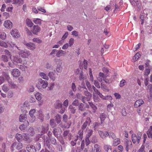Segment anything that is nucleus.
Segmentation results:
<instances>
[{"label": "nucleus", "mask_w": 152, "mask_h": 152, "mask_svg": "<svg viewBox=\"0 0 152 152\" xmlns=\"http://www.w3.org/2000/svg\"><path fill=\"white\" fill-rule=\"evenodd\" d=\"M48 83L47 81L40 78L38 79L36 86L39 89H45L48 87Z\"/></svg>", "instance_id": "f257e3e1"}, {"label": "nucleus", "mask_w": 152, "mask_h": 152, "mask_svg": "<svg viewBox=\"0 0 152 152\" xmlns=\"http://www.w3.org/2000/svg\"><path fill=\"white\" fill-rule=\"evenodd\" d=\"M18 54L20 56L23 58H27L31 54L30 52L26 49L19 50Z\"/></svg>", "instance_id": "f03ea898"}, {"label": "nucleus", "mask_w": 152, "mask_h": 152, "mask_svg": "<svg viewBox=\"0 0 152 152\" xmlns=\"http://www.w3.org/2000/svg\"><path fill=\"white\" fill-rule=\"evenodd\" d=\"M10 33L13 37L16 38H19L20 36V33L19 32L18 30L16 29H12L10 31Z\"/></svg>", "instance_id": "7ed1b4c3"}, {"label": "nucleus", "mask_w": 152, "mask_h": 152, "mask_svg": "<svg viewBox=\"0 0 152 152\" xmlns=\"http://www.w3.org/2000/svg\"><path fill=\"white\" fill-rule=\"evenodd\" d=\"M41 30L40 28L37 25H34L31 30L32 33L35 35H37L38 32Z\"/></svg>", "instance_id": "20e7f679"}, {"label": "nucleus", "mask_w": 152, "mask_h": 152, "mask_svg": "<svg viewBox=\"0 0 152 152\" xmlns=\"http://www.w3.org/2000/svg\"><path fill=\"white\" fill-rule=\"evenodd\" d=\"M132 140L133 142L134 143L137 140V143L138 144L140 142L141 137L140 136H137L135 134H133L132 135Z\"/></svg>", "instance_id": "39448f33"}, {"label": "nucleus", "mask_w": 152, "mask_h": 152, "mask_svg": "<svg viewBox=\"0 0 152 152\" xmlns=\"http://www.w3.org/2000/svg\"><path fill=\"white\" fill-rule=\"evenodd\" d=\"M11 74L13 77H17L20 75V72L17 69H14L11 71Z\"/></svg>", "instance_id": "423d86ee"}, {"label": "nucleus", "mask_w": 152, "mask_h": 152, "mask_svg": "<svg viewBox=\"0 0 152 152\" xmlns=\"http://www.w3.org/2000/svg\"><path fill=\"white\" fill-rule=\"evenodd\" d=\"M4 25L7 28H11L12 27V23L10 20H8L4 22Z\"/></svg>", "instance_id": "0eeeda50"}, {"label": "nucleus", "mask_w": 152, "mask_h": 152, "mask_svg": "<svg viewBox=\"0 0 152 152\" xmlns=\"http://www.w3.org/2000/svg\"><path fill=\"white\" fill-rule=\"evenodd\" d=\"M22 60L21 58L18 56H15L13 57L12 60L13 63L14 64H16L18 63H21Z\"/></svg>", "instance_id": "6e6552de"}, {"label": "nucleus", "mask_w": 152, "mask_h": 152, "mask_svg": "<svg viewBox=\"0 0 152 152\" xmlns=\"http://www.w3.org/2000/svg\"><path fill=\"white\" fill-rule=\"evenodd\" d=\"M91 122L90 118H86V121L83 124L82 126L81 129L82 130L85 129L87 126L89 125Z\"/></svg>", "instance_id": "1a4fd4ad"}, {"label": "nucleus", "mask_w": 152, "mask_h": 152, "mask_svg": "<svg viewBox=\"0 0 152 152\" xmlns=\"http://www.w3.org/2000/svg\"><path fill=\"white\" fill-rule=\"evenodd\" d=\"M144 103V101L141 99H139L137 100L134 104V107L135 108H137L140 106Z\"/></svg>", "instance_id": "9d476101"}, {"label": "nucleus", "mask_w": 152, "mask_h": 152, "mask_svg": "<svg viewBox=\"0 0 152 152\" xmlns=\"http://www.w3.org/2000/svg\"><path fill=\"white\" fill-rule=\"evenodd\" d=\"M25 45L27 47L28 49L31 50H34L36 48V46L32 42L26 43Z\"/></svg>", "instance_id": "9b49d317"}, {"label": "nucleus", "mask_w": 152, "mask_h": 152, "mask_svg": "<svg viewBox=\"0 0 152 152\" xmlns=\"http://www.w3.org/2000/svg\"><path fill=\"white\" fill-rule=\"evenodd\" d=\"M106 115L104 113H102L101 115L100 119L101 120V123H98L96 122V126H97L101 125L102 126L101 124L102 123V121H104L106 117Z\"/></svg>", "instance_id": "f8f14e48"}, {"label": "nucleus", "mask_w": 152, "mask_h": 152, "mask_svg": "<svg viewBox=\"0 0 152 152\" xmlns=\"http://www.w3.org/2000/svg\"><path fill=\"white\" fill-rule=\"evenodd\" d=\"M66 54V52L63 50H61L57 51L56 54V56L58 57H60L61 56H64Z\"/></svg>", "instance_id": "ddd939ff"}, {"label": "nucleus", "mask_w": 152, "mask_h": 152, "mask_svg": "<svg viewBox=\"0 0 152 152\" xmlns=\"http://www.w3.org/2000/svg\"><path fill=\"white\" fill-rule=\"evenodd\" d=\"M6 75L7 76L6 78L8 80L10 86L12 88H15L16 86L14 83L11 80L9 76L7 74Z\"/></svg>", "instance_id": "4468645a"}, {"label": "nucleus", "mask_w": 152, "mask_h": 152, "mask_svg": "<svg viewBox=\"0 0 152 152\" xmlns=\"http://www.w3.org/2000/svg\"><path fill=\"white\" fill-rule=\"evenodd\" d=\"M26 149L28 152H34L35 151L34 146L31 145H28L26 147Z\"/></svg>", "instance_id": "2eb2a0df"}, {"label": "nucleus", "mask_w": 152, "mask_h": 152, "mask_svg": "<svg viewBox=\"0 0 152 152\" xmlns=\"http://www.w3.org/2000/svg\"><path fill=\"white\" fill-rule=\"evenodd\" d=\"M48 124H45L44 126H42L41 127V133L42 134H44L46 133L48 129Z\"/></svg>", "instance_id": "dca6fc26"}, {"label": "nucleus", "mask_w": 152, "mask_h": 152, "mask_svg": "<svg viewBox=\"0 0 152 152\" xmlns=\"http://www.w3.org/2000/svg\"><path fill=\"white\" fill-rule=\"evenodd\" d=\"M63 135V137L64 138H66L67 137H68L69 139L70 140L71 134V133H70V132L69 130H66L64 132Z\"/></svg>", "instance_id": "f3484780"}, {"label": "nucleus", "mask_w": 152, "mask_h": 152, "mask_svg": "<svg viewBox=\"0 0 152 152\" xmlns=\"http://www.w3.org/2000/svg\"><path fill=\"white\" fill-rule=\"evenodd\" d=\"M125 145L126 146V150L128 151L129 149L131 148L132 147V142L130 141H128L125 143Z\"/></svg>", "instance_id": "a211bd4d"}, {"label": "nucleus", "mask_w": 152, "mask_h": 152, "mask_svg": "<svg viewBox=\"0 0 152 152\" xmlns=\"http://www.w3.org/2000/svg\"><path fill=\"white\" fill-rule=\"evenodd\" d=\"M23 0H12V3L14 4H18L19 5H21L23 3Z\"/></svg>", "instance_id": "6ab92c4d"}, {"label": "nucleus", "mask_w": 152, "mask_h": 152, "mask_svg": "<svg viewBox=\"0 0 152 152\" xmlns=\"http://www.w3.org/2000/svg\"><path fill=\"white\" fill-rule=\"evenodd\" d=\"M48 76L50 79L53 81H54L56 77L55 74L52 72H50L49 73Z\"/></svg>", "instance_id": "aec40b11"}, {"label": "nucleus", "mask_w": 152, "mask_h": 152, "mask_svg": "<svg viewBox=\"0 0 152 152\" xmlns=\"http://www.w3.org/2000/svg\"><path fill=\"white\" fill-rule=\"evenodd\" d=\"M99 132L100 136L103 138L104 137H107L109 135L108 133L106 131L104 132H103L102 131H100Z\"/></svg>", "instance_id": "412c9836"}, {"label": "nucleus", "mask_w": 152, "mask_h": 152, "mask_svg": "<svg viewBox=\"0 0 152 152\" xmlns=\"http://www.w3.org/2000/svg\"><path fill=\"white\" fill-rule=\"evenodd\" d=\"M26 23L27 25L30 27H31L34 24L31 20L28 18L26 20Z\"/></svg>", "instance_id": "4be33fe9"}, {"label": "nucleus", "mask_w": 152, "mask_h": 152, "mask_svg": "<svg viewBox=\"0 0 152 152\" xmlns=\"http://www.w3.org/2000/svg\"><path fill=\"white\" fill-rule=\"evenodd\" d=\"M23 136V134L22 135L17 133L16 136V138L18 142H20L22 140V138Z\"/></svg>", "instance_id": "5701e85b"}, {"label": "nucleus", "mask_w": 152, "mask_h": 152, "mask_svg": "<svg viewBox=\"0 0 152 152\" xmlns=\"http://www.w3.org/2000/svg\"><path fill=\"white\" fill-rule=\"evenodd\" d=\"M55 106L56 108L59 109L62 108V105L61 102L59 100L57 101L55 104Z\"/></svg>", "instance_id": "b1692460"}, {"label": "nucleus", "mask_w": 152, "mask_h": 152, "mask_svg": "<svg viewBox=\"0 0 152 152\" xmlns=\"http://www.w3.org/2000/svg\"><path fill=\"white\" fill-rule=\"evenodd\" d=\"M39 75L43 79L48 80L49 79L48 76L44 72L40 73Z\"/></svg>", "instance_id": "393cba45"}, {"label": "nucleus", "mask_w": 152, "mask_h": 152, "mask_svg": "<svg viewBox=\"0 0 152 152\" xmlns=\"http://www.w3.org/2000/svg\"><path fill=\"white\" fill-rule=\"evenodd\" d=\"M140 55L139 52L137 53L133 58V60L134 61H135L140 58Z\"/></svg>", "instance_id": "a878e982"}, {"label": "nucleus", "mask_w": 152, "mask_h": 152, "mask_svg": "<svg viewBox=\"0 0 152 152\" xmlns=\"http://www.w3.org/2000/svg\"><path fill=\"white\" fill-rule=\"evenodd\" d=\"M78 106V109L79 110L82 111L85 110V107H84V104L82 103H80Z\"/></svg>", "instance_id": "bb28decb"}, {"label": "nucleus", "mask_w": 152, "mask_h": 152, "mask_svg": "<svg viewBox=\"0 0 152 152\" xmlns=\"http://www.w3.org/2000/svg\"><path fill=\"white\" fill-rule=\"evenodd\" d=\"M1 59L4 62H7L8 61L9 58L5 55H2L1 57Z\"/></svg>", "instance_id": "cd10ccee"}, {"label": "nucleus", "mask_w": 152, "mask_h": 152, "mask_svg": "<svg viewBox=\"0 0 152 152\" xmlns=\"http://www.w3.org/2000/svg\"><path fill=\"white\" fill-rule=\"evenodd\" d=\"M0 46L5 48H7L8 47L7 43L2 40H0Z\"/></svg>", "instance_id": "c85d7f7f"}, {"label": "nucleus", "mask_w": 152, "mask_h": 152, "mask_svg": "<svg viewBox=\"0 0 152 152\" xmlns=\"http://www.w3.org/2000/svg\"><path fill=\"white\" fill-rule=\"evenodd\" d=\"M42 96V94L39 92H37L35 94V98L38 101L40 100L41 99Z\"/></svg>", "instance_id": "c756f323"}, {"label": "nucleus", "mask_w": 152, "mask_h": 152, "mask_svg": "<svg viewBox=\"0 0 152 152\" xmlns=\"http://www.w3.org/2000/svg\"><path fill=\"white\" fill-rule=\"evenodd\" d=\"M42 20L39 18H34L33 20L34 22L36 24L41 25Z\"/></svg>", "instance_id": "7c9ffc66"}, {"label": "nucleus", "mask_w": 152, "mask_h": 152, "mask_svg": "<svg viewBox=\"0 0 152 152\" xmlns=\"http://www.w3.org/2000/svg\"><path fill=\"white\" fill-rule=\"evenodd\" d=\"M56 120L58 124H59L60 123L61 121V116H60L59 115H57L55 116Z\"/></svg>", "instance_id": "2f4dec72"}, {"label": "nucleus", "mask_w": 152, "mask_h": 152, "mask_svg": "<svg viewBox=\"0 0 152 152\" xmlns=\"http://www.w3.org/2000/svg\"><path fill=\"white\" fill-rule=\"evenodd\" d=\"M29 137L28 134H26L24 133L23 134V136L22 138V140H23L25 141H27L29 140Z\"/></svg>", "instance_id": "473e14b6"}, {"label": "nucleus", "mask_w": 152, "mask_h": 152, "mask_svg": "<svg viewBox=\"0 0 152 152\" xmlns=\"http://www.w3.org/2000/svg\"><path fill=\"white\" fill-rule=\"evenodd\" d=\"M28 134L31 136H33L35 134L34 129L33 128H30L28 129Z\"/></svg>", "instance_id": "72a5a7b5"}, {"label": "nucleus", "mask_w": 152, "mask_h": 152, "mask_svg": "<svg viewBox=\"0 0 152 152\" xmlns=\"http://www.w3.org/2000/svg\"><path fill=\"white\" fill-rule=\"evenodd\" d=\"M27 122L28 124L27 125H26V126L24 124L21 125L19 127V129L20 130L23 131L25 130L26 126H28L29 124L28 122V121H27Z\"/></svg>", "instance_id": "f704fd0d"}, {"label": "nucleus", "mask_w": 152, "mask_h": 152, "mask_svg": "<svg viewBox=\"0 0 152 152\" xmlns=\"http://www.w3.org/2000/svg\"><path fill=\"white\" fill-rule=\"evenodd\" d=\"M83 63V66L81 68V66H80V68L81 69H83V67L84 69H86L87 68V65L88 64V61L86 60H84Z\"/></svg>", "instance_id": "c9c22d12"}, {"label": "nucleus", "mask_w": 152, "mask_h": 152, "mask_svg": "<svg viewBox=\"0 0 152 152\" xmlns=\"http://www.w3.org/2000/svg\"><path fill=\"white\" fill-rule=\"evenodd\" d=\"M26 115L24 114H22L20 115L19 118V121L20 122H24V121L25 120L26 118Z\"/></svg>", "instance_id": "e433bc0d"}, {"label": "nucleus", "mask_w": 152, "mask_h": 152, "mask_svg": "<svg viewBox=\"0 0 152 152\" xmlns=\"http://www.w3.org/2000/svg\"><path fill=\"white\" fill-rule=\"evenodd\" d=\"M96 93L99 95L100 97L103 99H107V97L104 96L99 92L98 91V90L97 89H96Z\"/></svg>", "instance_id": "4c0bfd02"}, {"label": "nucleus", "mask_w": 152, "mask_h": 152, "mask_svg": "<svg viewBox=\"0 0 152 152\" xmlns=\"http://www.w3.org/2000/svg\"><path fill=\"white\" fill-rule=\"evenodd\" d=\"M62 69L61 65L60 64H58L57 65L56 68V70L58 72H61Z\"/></svg>", "instance_id": "58836bf2"}, {"label": "nucleus", "mask_w": 152, "mask_h": 152, "mask_svg": "<svg viewBox=\"0 0 152 152\" xmlns=\"http://www.w3.org/2000/svg\"><path fill=\"white\" fill-rule=\"evenodd\" d=\"M120 143L119 140L118 138L115 139L113 141V145L114 146H116Z\"/></svg>", "instance_id": "ea45409f"}, {"label": "nucleus", "mask_w": 152, "mask_h": 152, "mask_svg": "<svg viewBox=\"0 0 152 152\" xmlns=\"http://www.w3.org/2000/svg\"><path fill=\"white\" fill-rule=\"evenodd\" d=\"M69 109L70 110L71 112L74 114L76 112V108L75 107H73L72 106H70L69 107Z\"/></svg>", "instance_id": "a19ab883"}, {"label": "nucleus", "mask_w": 152, "mask_h": 152, "mask_svg": "<svg viewBox=\"0 0 152 152\" xmlns=\"http://www.w3.org/2000/svg\"><path fill=\"white\" fill-rule=\"evenodd\" d=\"M83 130H79L78 133V134L79 136V139H80L81 140L83 138Z\"/></svg>", "instance_id": "79ce46f5"}, {"label": "nucleus", "mask_w": 152, "mask_h": 152, "mask_svg": "<svg viewBox=\"0 0 152 152\" xmlns=\"http://www.w3.org/2000/svg\"><path fill=\"white\" fill-rule=\"evenodd\" d=\"M55 85V84L54 83H50L49 85V86L48 87V90H52Z\"/></svg>", "instance_id": "37998d69"}, {"label": "nucleus", "mask_w": 152, "mask_h": 152, "mask_svg": "<svg viewBox=\"0 0 152 152\" xmlns=\"http://www.w3.org/2000/svg\"><path fill=\"white\" fill-rule=\"evenodd\" d=\"M58 129L54 128L53 130V133L54 135L56 136L57 137L58 135V132L59 131Z\"/></svg>", "instance_id": "c03bdc74"}, {"label": "nucleus", "mask_w": 152, "mask_h": 152, "mask_svg": "<svg viewBox=\"0 0 152 152\" xmlns=\"http://www.w3.org/2000/svg\"><path fill=\"white\" fill-rule=\"evenodd\" d=\"M36 110L34 109L31 110L29 112V114L30 116H34V113H35Z\"/></svg>", "instance_id": "a18cd8bd"}, {"label": "nucleus", "mask_w": 152, "mask_h": 152, "mask_svg": "<svg viewBox=\"0 0 152 152\" xmlns=\"http://www.w3.org/2000/svg\"><path fill=\"white\" fill-rule=\"evenodd\" d=\"M84 94L86 96H87L88 97V98H89V99H90L91 97V95L90 94V93H89V92H88V91H86L84 92Z\"/></svg>", "instance_id": "49530a36"}, {"label": "nucleus", "mask_w": 152, "mask_h": 152, "mask_svg": "<svg viewBox=\"0 0 152 152\" xmlns=\"http://www.w3.org/2000/svg\"><path fill=\"white\" fill-rule=\"evenodd\" d=\"M93 131L92 130L89 129L88 131L87 134L86 135V137L89 138L92 134Z\"/></svg>", "instance_id": "de8ad7c7"}, {"label": "nucleus", "mask_w": 152, "mask_h": 152, "mask_svg": "<svg viewBox=\"0 0 152 152\" xmlns=\"http://www.w3.org/2000/svg\"><path fill=\"white\" fill-rule=\"evenodd\" d=\"M2 89L3 91L5 92H7L9 90L8 88L6 85H3Z\"/></svg>", "instance_id": "09e8293b"}, {"label": "nucleus", "mask_w": 152, "mask_h": 152, "mask_svg": "<svg viewBox=\"0 0 152 152\" xmlns=\"http://www.w3.org/2000/svg\"><path fill=\"white\" fill-rule=\"evenodd\" d=\"M33 41L34 42H36L38 43L42 42V40L38 38H34L33 39Z\"/></svg>", "instance_id": "8fccbe9b"}, {"label": "nucleus", "mask_w": 152, "mask_h": 152, "mask_svg": "<svg viewBox=\"0 0 152 152\" xmlns=\"http://www.w3.org/2000/svg\"><path fill=\"white\" fill-rule=\"evenodd\" d=\"M0 37L2 39H6V34L4 32L2 33L0 35Z\"/></svg>", "instance_id": "3c124183"}, {"label": "nucleus", "mask_w": 152, "mask_h": 152, "mask_svg": "<svg viewBox=\"0 0 152 152\" xmlns=\"http://www.w3.org/2000/svg\"><path fill=\"white\" fill-rule=\"evenodd\" d=\"M90 100L89 98H88L85 96L83 97L82 99V101L83 103H85L86 101H89Z\"/></svg>", "instance_id": "603ef678"}, {"label": "nucleus", "mask_w": 152, "mask_h": 152, "mask_svg": "<svg viewBox=\"0 0 152 152\" xmlns=\"http://www.w3.org/2000/svg\"><path fill=\"white\" fill-rule=\"evenodd\" d=\"M23 146V145L21 143H19L16 146V149L18 150H20L22 148Z\"/></svg>", "instance_id": "864d4df0"}, {"label": "nucleus", "mask_w": 152, "mask_h": 152, "mask_svg": "<svg viewBox=\"0 0 152 152\" xmlns=\"http://www.w3.org/2000/svg\"><path fill=\"white\" fill-rule=\"evenodd\" d=\"M50 125L53 128L56 126V124L54 123V120L53 119H51L50 121Z\"/></svg>", "instance_id": "5fc2aeb1"}, {"label": "nucleus", "mask_w": 152, "mask_h": 152, "mask_svg": "<svg viewBox=\"0 0 152 152\" xmlns=\"http://www.w3.org/2000/svg\"><path fill=\"white\" fill-rule=\"evenodd\" d=\"M104 81L107 83L110 84L112 83V80L111 79H108L107 78H105L104 79Z\"/></svg>", "instance_id": "6e6d98bb"}, {"label": "nucleus", "mask_w": 152, "mask_h": 152, "mask_svg": "<svg viewBox=\"0 0 152 152\" xmlns=\"http://www.w3.org/2000/svg\"><path fill=\"white\" fill-rule=\"evenodd\" d=\"M74 42V39L73 38H71L69 41V46L71 47L73 44Z\"/></svg>", "instance_id": "4d7b16f0"}, {"label": "nucleus", "mask_w": 152, "mask_h": 152, "mask_svg": "<svg viewBox=\"0 0 152 152\" xmlns=\"http://www.w3.org/2000/svg\"><path fill=\"white\" fill-rule=\"evenodd\" d=\"M126 81L124 80H122L120 82V86L121 87H123L125 85V83H126Z\"/></svg>", "instance_id": "13d9d810"}, {"label": "nucleus", "mask_w": 152, "mask_h": 152, "mask_svg": "<svg viewBox=\"0 0 152 152\" xmlns=\"http://www.w3.org/2000/svg\"><path fill=\"white\" fill-rule=\"evenodd\" d=\"M96 152H101L100 147L97 144H96Z\"/></svg>", "instance_id": "bf43d9fd"}, {"label": "nucleus", "mask_w": 152, "mask_h": 152, "mask_svg": "<svg viewBox=\"0 0 152 152\" xmlns=\"http://www.w3.org/2000/svg\"><path fill=\"white\" fill-rule=\"evenodd\" d=\"M89 75H90V79L91 80V81H93L94 80V78H93V75H92L91 69V68H90L89 69Z\"/></svg>", "instance_id": "052dcab7"}, {"label": "nucleus", "mask_w": 152, "mask_h": 152, "mask_svg": "<svg viewBox=\"0 0 152 152\" xmlns=\"http://www.w3.org/2000/svg\"><path fill=\"white\" fill-rule=\"evenodd\" d=\"M68 104L69 100L66 99L64 102L63 105L65 107H66L68 106Z\"/></svg>", "instance_id": "680f3d73"}, {"label": "nucleus", "mask_w": 152, "mask_h": 152, "mask_svg": "<svg viewBox=\"0 0 152 152\" xmlns=\"http://www.w3.org/2000/svg\"><path fill=\"white\" fill-rule=\"evenodd\" d=\"M37 9L39 11H40L43 13H45L46 12L45 10L42 7H37Z\"/></svg>", "instance_id": "e2e57ef3"}, {"label": "nucleus", "mask_w": 152, "mask_h": 152, "mask_svg": "<svg viewBox=\"0 0 152 152\" xmlns=\"http://www.w3.org/2000/svg\"><path fill=\"white\" fill-rule=\"evenodd\" d=\"M104 150L107 151L110 149L111 150V147L110 146H108L107 145H105L104 147Z\"/></svg>", "instance_id": "0e129e2a"}, {"label": "nucleus", "mask_w": 152, "mask_h": 152, "mask_svg": "<svg viewBox=\"0 0 152 152\" xmlns=\"http://www.w3.org/2000/svg\"><path fill=\"white\" fill-rule=\"evenodd\" d=\"M50 141L51 143L53 145H56V140L55 138H52L50 140Z\"/></svg>", "instance_id": "69168bd1"}, {"label": "nucleus", "mask_w": 152, "mask_h": 152, "mask_svg": "<svg viewBox=\"0 0 152 152\" xmlns=\"http://www.w3.org/2000/svg\"><path fill=\"white\" fill-rule=\"evenodd\" d=\"M146 133L149 138H152V133L151 131H148Z\"/></svg>", "instance_id": "338daca9"}, {"label": "nucleus", "mask_w": 152, "mask_h": 152, "mask_svg": "<svg viewBox=\"0 0 152 152\" xmlns=\"http://www.w3.org/2000/svg\"><path fill=\"white\" fill-rule=\"evenodd\" d=\"M30 118L29 120L30 122L33 123L34 122L35 119V116H30Z\"/></svg>", "instance_id": "774afa93"}]
</instances>
